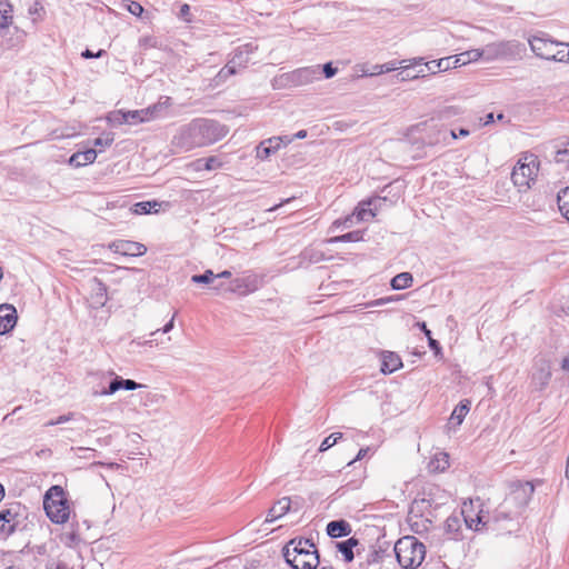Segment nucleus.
Returning <instances> with one entry per match:
<instances>
[{
	"instance_id": "nucleus-20",
	"label": "nucleus",
	"mask_w": 569,
	"mask_h": 569,
	"mask_svg": "<svg viewBox=\"0 0 569 569\" xmlns=\"http://www.w3.org/2000/svg\"><path fill=\"white\" fill-rule=\"evenodd\" d=\"M291 500L288 497L279 499L270 509L266 522H273L290 510Z\"/></svg>"
},
{
	"instance_id": "nucleus-21",
	"label": "nucleus",
	"mask_w": 569,
	"mask_h": 569,
	"mask_svg": "<svg viewBox=\"0 0 569 569\" xmlns=\"http://www.w3.org/2000/svg\"><path fill=\"white\" fill-rule=\"evenodd\" d=\"M351 527L346 520H333L327 525V535L331 538H340L348 536Z\"/></svg>"
},
{
	"instance_id": "nucleus-48",
	"label": "nucleus",
	"mask_w": 569,
	"mask_h": 569,
	"mask_svg": "<svg viewBox=\"0 0 569 569\" xmlns=\"http://www.w3.org/2000/svg\"><path fill=\"white\" fill-rule=\"evenodd\" d=\"M222 166L221 161L216 157H209L204 159V169L206 170H216Z\"/></svg>"
},
{
	"instance_id": "nucleus-31",
	"label": "nucleus",
	"mask_w": 569,
	"mask_h": 569,
	"mask_svg": "<svg viewBox=\"0 0 569 569\" xmlns=\"http://www.w3.org/2000/svg\"><path fill=\"white\" fill-rule=\"evenodd\" d=\"M139 48L146 52L149 49H161L162 43L153 36H144L139 39Z\"/></svg>"
},
{
	"instance_id": "nucleus-59",
	"label": "nucleus",
	"mask_w": 569,
	"mask_h": 569,
	"mask_svg": "<svg viewBox=\"0 0 569 569\" xmlns=\"http://www.w3.org/2000/svg\"><path fill=\"white\" fill-rule=\"evenodd\" d=\"M232 276L231 271L229 270H223L222 272L220 273H217L216 274V278H230Z\"/></svg>"
},
{
	"instance_id": "nucleus-12",
	"label": "nucleus",
	"mask_w": 569,
	"mask_h": 569,
	"mask_svg": "<svg viewBox=\"0 0 569 569\" xmlns=\"http://www.w3.org/2000/svg\"><path fill=\"white\" fill-rule=\"evenodd\" d=\"M109 249L114 253L128 257H140L147 252V247L143 243L130 240H116L109 244Z\"/></svg>"
},
{
	"instance_id": "nucleus-15",
	"label": "nucleus",
	"mask_w": 569,
	"mask_h": 569,
	"mask_svg": "<svg viewBox=\"0 0 569 569\" xmlns=\"http://www.w3.org/2000/svg\"><path fill=\"white\" fill-rule=\"evenodd\" d=\"M19 525L18 512L12 508L0 511V536L3 538L12 535Z\"/></svg>"
},
{
	"instance_id": "nucleus-37",
	"label": "nucleus",
	"mask_w": 569,
	"mask_h": 569,
	"mask_svg": "<svg viewBox=\"0 0 569 569\" xmlns=\"http://www.w3.org/2000/svg\"><path fill=\"white\" fill-rule=\"evenodd\" d=\"M342 436L343 435L341 432L331 433L330 436L325 438V440L321 442V445L319 447V451L320 452L327 451L328 449L333 447L338 442V440L342 439Z\"/></svg>"
},
{
	"instance_id": "nucleus-16",
	"label": "nucleus",
	"mask_w": 569,
	"mask_h": 569,
	"mask_svg": "<svg viewBox=\"0 0 569 569\" xmlns=\"http://www.w3.org/2000/svg\"><path fill=\"white\" fill-rule=\"evenodd\" d=\"M18 320L17 310L12 305L0 306V335L11 331Z\"/></svg>"
},
{
	"instance_id": "nucleus-34",
	"label": "nucleus",
	"mask_w": 569,
	"mask_h": 569,
	"mask_svg": "<svg viewBox=\"0 0 569 569\" xmlns=\"http://www.w3.org/2000/svg\"><path fill=\"white\" fill-rule=\"evenodd\" d=\"M482 59L481 49H471L458 54V60H461V64H468Z\"/></svg>"
},
{
	"instance_id": "nucleus-26",
	"label": "nucleus",
	"mask_w": 569,
	"mask_h": 569,
	"mask_svg": "<svg viewBox=\"0 0 569 569\" xmlns=\"http://www.w3.org/2000/svg\"><path fill=\"white\" fill-rule=\"evenodd\" d=\"M413 281L412 274L410 272H401L392 278L391 288L393 290H402L411 287Z\"/></svg>"
},
{
	"instance_id": "nucleus-11",
	"label": "nucleus",
	"mask_w": 569,
	"mask_h": 569,
	"mask_svg": "<svg viewBox=\"0 0 569 569\" xmlns=\"http://www.w3.org/2000/svg\"><path fill=\"white\" fill-rule=\"evenodd\" d=\"M422 63L423 58L421 57L399 61L398 69L400 68V71L397 74V79L399 81H408L426 77L425 68H420L417 71L415 70V67L422 66Z\"/></svg>"
},
{
	"instance_id": "nucleus-32",
	"label": "nucleus",
	"mask_w": 569,
	"mask_h": 569,
	"mask_svg": "<svg viewBox=\"0 0 569 569\" xmlns=\"http://www.w3.org/2000/svg\"><path fill=\"white\" fill-rule=\"evenodd\" d=\"M469 406H470V402L468 400L466 402H460L453 409V411L451 413V417H450V421H455L456 420L457 425H461V422L463 421L466 415L469 411Z\"/></svg>"
},
{
	"instance_id": "nucleus-17",
	"label": "nucleus",
	"mask_w": 569,
	"mask_h": 569,
	"mask_svg": "<svg viewBox=\"0 0 569 569\" xmlns=\"http://www.w3.org/2000/svg\"><path fill=\"white\" fill-rule=\"evenodd\" d=\"M461 513L463 516V520L466 522V526L469 529L479 530L480 525L485 526V516L482 515V511L480 510L478 513L473 515V503L470 501L469 503L465 502L461 509Z\"/></svg>"
},
{
	"instance_id": "nucleus-43",
	"label": "nucleus",
	"mask_w": 569,
	"mask_h": 569,
	"mask_svg": "<svg viewBox=\"0 0 569 569\" xmlns=\"http://www.w3.org/2000/svg\"><path fill=\"white\" fill-rule=\"evenodd\" d=\"M459 526H460V520L458 517H449L447 520H446V523H445V529L448 533H452L453 535V538H456L457 536V532L459 530Z\"/></svg>"
},
{
	"instance_id": "nucleus-51",
	"label": "nucleus",
	"mask_w": 569,
	"mask_h": 569,
	"mask_svg": "<svg viewBox=\"0 0 569 569\" xmlns=\"http://www.w3.org/2000/svg\"><path fill=\"white\" fill-rule=\"evenodd\" d=\"M128 10L130 13H132L133 16H137V17L141 16V13L143 12L142 6L136 1H131L128 4Z\"/></svg>"
},
{
	"instance_id": "nucleus-18",
	"label": "nucleus",
	"mask_w": 569,
	"mask_h": 569,
	"mask_svg": "<svg viewBox=\"0 0 569 569\" xmlns=\"http://www.w3.org/2000/svg\"><path fill=\"white\" fill-rule=\"evenodd\" d=\"M280 148V139H273L272 137L264 139L256 147V158L261 161L268 160L272 154L277 153Z\"/></svg>"
},
{
	"instance_id": "nucleus-22",
	"label": "nucleus",
	"mask_w": 569,
	"mask_h": 569,
	"mask_svg": "<svg viewBox=\"0 0 569 569\" xmlns=\"http://www.w3.org/2000/svg\"><path fill=\"white\" fill-rule=\"evenodd\" d=\"M96 158H97V151L94 149H88L82 152L79 151V152L73 153L69 159V163H70V166L79 168V167L94 162Z\"/></svg>"
},
{
	"instance_id": "nucleus-55",
	"label": "nucleus",
	"mask_w": 569,
	"mask_h": 569,
	"mask_svg": "<svg viewBox=\"0 0 569 569\" xmlns=\"http://www.w3.org/2000/svg\"><path fill=\"white\" fill-rule=\"evenodd\" d=\"M435 63H437V60H432V61H429V62H426L423 60L422 66H425V68H426L425 70H427L430 73L435 74V73L439 72L437 67L435 66Z\"/></svg>"
},
{
	"instance_id": "nucleus-53",
	"label": "nucleus",
	"mask_w": 569,
	"mask_h": 569,
	"mask_svg": "<svg viewBox=\"0 0 569 569\" xmlns=\"http://www.w3.org/2000/svg\"><path fill=\"white\" fill-rule=\"evenodd\" d=\"M122 389L124 390H136L138 388L141 387L140 383L136 382L134 380H131V379H123L122 378Z\"/></svg>"
},
{
	"instance_id": "nucleus-6",
	"label": "nucleus",
	"mask_w": 569,
	"mask_h": 569,
	"mask_svg": "<svg viewBox=\"0 0 569 569\" xmlns=\"http://www.w3.org/2000/svg\"><path fill=\"white\" fill-rule=\"evenodd\" d=\"M170 98L167 97L164 102L153 104L152 107L123 112L121 110L112 112L109 116V121L113 126H120L123 123L137 124L140 122L149 121L157 117L158 111L169 106Z\"/></svg>"
},
{
	"instance_id": "nucleus-24",
	"label": "nucleus",
	"mask_w": 569,
	"mask_h": 569,
	"mask_svg": "<svg viewBox=\"0 0 569 569\" xmlns=\"http://www.w3.org/2000/svg\"><path fill=\"white\" fill-rule=\"evenodd\" d=\"M359 545V540L351 537L345 541L337 542L338 550L342 553L346 562H351L355 558L353 548Z\"/></svg>"
},
{
	"instance_id": "nucleus-40",
	"label": "nucleus",
	"mask_w": 569,
	"mask_h": 569,
	"mask_svg": "<svg viewBox=\"0 0 569 569\" xmlns=\"http://www.w3.org/2000/svg\"><path fill=\"white\" fill-rule=\"evenodd\" d=\"M555 161L569 167V142L556 151Z\"/></svg>"
},
{
	"instance_id": "nucleus-14",
	"label": "nucleus",
	"mask_w": 569,
	"mask_h": 569,
	"mask_svg": "<svg viewBox=\"0 0 569 569\" xmlns=\"http://www.w3.org/2000/svg\"><path fill=\"white\" fill-rule=\"evenodd\" d=\"M321 78V71L319 66L300 68L291 72L290 80L295 84L303 86L319 80Z\"/></svg>"
},
{
	"instance_id": "nucleus-3",
	"label": "nucleus",
	"mask_w": 569,
	"mask_h": 569,
	"mask_svg": "<svg viewBox=\"0 0 569 569\" xmlns=\"http://www.w3.org/2000/svg\"><path fill=\"white\" fill-rule=\"evenodd\" d=\"M395 553L401 568L417 569L425 560L426 547L413 536H405L395 545Z\"/></svg>"
},
{
	"instance_id": "nucleus-35",
	"label": "nucleus",
	"mask_w": 569,
	"mask_h": 569,
	"mask_svg": "<svg viewBox=\"0 0 569 569\" xmlns=\"http://www.w3.org/2000/svg\"><path fill=\"white\" fill-rule=\"evenodd\" d=\"M533 492V486L531 482L519 483L516 490L512 492L513 498L521 497L527 502L529 496Z\"/></svg>"
},
{
	"instance_id": "nucleus-4",
	"label": "nucleus",
	"mask_w": 569,
	"mask_h": 569,
	"mask_svg": "<svg viewBox=\"0 0 569 569\" xmlns=\"http://www.w3.org/2000/svg\"><path fill=\"white\" fill-rule=\"evenodd\" d=\"M43 508L54 523H64L70 517V506L62 487L52 486L43 498Z\"/></svg>"
},
{
	"instance_id": "nucleus-38",
	"label": "nucleus",
	"mask_w": 569,
	"mask_h": 569,
	"mask_svg": "<svg viewBox=\"0 0 569 569\" xmlns=\"http://www.w3.org/2000/svg\"><path fill=\"white\" fill-rule=\"evenodd\" d=\"M236 73V69H233V67L229 62H227V64L216 76V84L224 82L230 76H233Z\"/></svg>"
},
{
	"instance_id": "nucleus-7",
	"label": "nucleus",
	"mask_w": 569,
	"mask_h": 569,
	"mask_svg": "<svg viewBox=\"0 0 569 569\" xmlns=\"http://www.w3.org/2000/svg\"><path fill=\"white\" fill-rule=\"evenodd\" d=\"M416 129L425 133L422 142L428 147L448 146L451 140H456L458 138L455 130H449L437 123H420Z\"/></svg>"
},
{
	"instance_id": "nucleus-30",
	"label": "nucleus",
	"mask_w": 569,
	"mask_h": 569,
	"mask_svg": "<svg viewBox=\"0 0 569 569\" xmlns=\"http://www.w3.org/2000/svg\"><path fill=\"white\" fill-rule=\"evenodd\" d=\"M12 7L8 2L0 1V28H7L12 23Z\"/></svg>"
},
{
	"instance_id": "nucleus-46",
	"label": "nucleus",
	"mask_w": 569,
	"mask_h": 569,
	"mask_svg": "<svg viewBox=\"0 0 569 569\" xmlns=\"http://www.w3.org/2000/svg\"><path fill=\"white\" fill-rule=\"evenodd\" d=\"M113 140H114L113 134L107 133L102 137L94 139V146L100 147V148L110 147L112 144Z\"/></svg>"
},
{
	"instance_id": "nucleus-19",
	"label": "nucleus",
	"mask_w": 569,
	"mask_h": 569,
	"mask_svg": "<svg viewBox=\"0 0 569 569\" xmlns=\"http://www.w3.org/2000/svg\"><path fill=\"white\" fill-rule=\"evenodd\" d=\"M370 203L371 201L361 202L352 214L346 217L343 224L349 228L353 224L355 221H366L368 220V217H375L376 213L371 209L365 207L366 204L369 206Z\"/></svg>"
},
{
	"instance_id": "nucleus-5",
	"label": "nucleus",
	"mask_w": 569,
	"mask_h": 569,
	"mask_svg": "<svg viewBox=\"0 0 569 569\" xmlns=\"http://www.w3.org/2000/svg\"><path fill=\"white\" fill-rule=\"evenodd\" d=\"M538 170V158L532 153H527L515 166L511 172V180L519 190H527L537 177Z\"/></svg>"
},
{
	"instance_id": "nucleus-9",
	"label": "nucleus",
	"mask_w": 569,
	"mask_h": 569,
	"mask_svg": "<svg viewBox=\"0 0 569 569\" xmlns=\"http://www.w3.org/2000/svg\"><path fill=\"white\" fill-rule=\"evenodd\" d=\"M263 283V276L247 272L231 281L229 291L239 296H247L257 291Z\"/></svg>"
},
{
	"instance_id": "nucleus-62",
	"label": "nucleus",
	"mask_w": 569,
	"mask_h": 569,
	"mask_svg": "<svg viewBox=\"0 0 569 569\" xmlns=\"http://www.w3.org/2000/svg\"><path fill=\"white\" fill-rule=\"evenodd\" d=\"M561 368L566 371H569V356L567 358H563Z\"/></svg>"
},
{
	"instance_id": "nucleus-61",
	"label": "nucleus",
	"mask_w": 569,
	"mask_h": 569,
	"mask_svg": "<svg viewBox=\"0 0 569 569\" xmlns=\"http://www.w3.org/2000/svg\"><path fill=\"white\" fill-rule=\"evenodd\" d=\"M451 63H452V68H457L459 66H462L461 64V60H458V54H456L455 57H451Z\"/></svg>"
},
{
	"instance_id": "nucleus-25",
	"label": "nucleus",
	"mask_w": 569,
	"mask_h": 569,
	"mask_svg": "<svg viewBox=\"0 0 569 569\" xmlns=\"http://www.w3.org/2000/svg\"><path fill=\"white\" fill-rule=\"evenodd\" d=\"M449 468V456L446 452H439L429 462V469L431 471H445Z\"/></svg>"
},
{
	"instance_id": "nucleus-42",
	"label": "nucleus",
	"mask_w": 569,
	"mask_h": 569,
	"mask_svg": "<svg viewBox=\"0 0 569 569\" xmlns=\"http://www.w3.org/2000/svg\"><path fill=\"white\" fill-rule=\"evenodd\" d=\"M122 378L119 376H116L113 380L109 383V387L100 392L102 396H109L113 395L118 390L122 389Z\"/></svg>"
},
{
	"instance_id": "nucleus-41",
	"label": "nucleus",
	"mask_w": 569,
	"mask_h": 569,
	"mask_svg": "<svg viewBox=\"0 0 569 569\" xmlns=\"http://www.w3.org/2000/svg\"><path fill=\"white\" fill-rule=\"evenodd\" d=\"M216 279V274L212 270H206L202 274H193L191 281L193 283H210Z\"/></svg>"
},
{
	"instance_id": "nucleus-54",
	"label": "nucleus",
	"mask_w": 569,
	"mask_h": 569,
	"mask_svg": "<svg viewBox=\"0 0 569 569\" xmlns=\"http://www.w3.org/2000/svg\"><path fill=\"white\" fill-rule=\"evenodd\" d=\"M106 53L104 50H99L97 53H93L91 50L89 49H86L81 56L84 58V59H91V58H100L102 57L103 54Z\"/></svg>"
},
{
	"instance_id": "nucleus-44",
	"label": "nucleus",
	"mask_w": 569,
	"mask_h": 569,
	"mask_svg": "<svg viewBox=\"0 0 569 569\" xmlns=\"http://www.w3.org/2000/svg\"><path fill=\"white\" fill-rule=\"evenodd\" d=\"M380 556L378 551L372 550L368 556L365 562L360 563L359 569H368L371 566H377L379 562Z\"/></svg>"
},
{
	"instance_id": "nucleus-47",
	"label": "nucleus",
	"mask_w": 569,
	"mask_h": 569,
	"mask_svg": "<svg viewBox=\"0 0 569 569\" xmlns=\"http://www.w3.org/2000/svg\"><path fill=\"white\" fill-rule=\"evenodd\" d=\"M98 289H97V301L103 306L107 301V287L101 281L97 280Z\"/></svg>"
},
{
	"instance_id": "nucleus-60",
	"label": "nucleus",
	"mask_w": 569,
	"mask_h": 569,
	"mask_svg": "<svg viewBox=\"0 0 569 569\" xmlns=\"http://www.w3.org/2000/svg\"><path fill=\"white\" fill-rule=\"evenodd\" d=\"M306 137H307V131L306 130H300L295 136H292L293 140L295 139H303Z\"/></svg>"
},
{
	"instance_id": "nucleus-39",
	"label": "nucleus",
	"mask_w": 569,
	"mask_h": 569,
	"mask_svg": "<svg viewBox=\"0 0 569 569\" xmlns=\"http://www.w3.org/2000/svg\"><path fill=\"white\" fill-rule=\"evenodd\" d=\"M417 326L422 330L428 339L429 347L436 352L440 351V343L431 337V331L427 328L426 322H418Z\"/></svg>"
},
{
	"instance_id": "nucleus-2",
	"label": "nucleus",
	"mask_w": 569,
	"mask_h": 569,
	"mask_svg": "<svg viewBox=\"0 0 569 569\" xmlns=\"http://www.w3.org/2000/svg\"><path fill=\"white\" fill-rule=\"evenodd\" d=\"M282 555L292 569H317L320 565L318 549L310 539H291L282 548Z\"/></svg>"
},
{
	"instance_id": "nucleus-10",
	"label": "nucleus",
	"mask_w": 569,
	"mask_h": 569,
	"mask_svg": "<svg viewBox=\"0 0 569 569\" xmlns=\"http://www.w3.org/2000/svg\"><path fill=\"white\" fill-rule=\"evenodd\" d=\"M531 51L539 58L550 60L552 53L559 48V42L550 39L546 33L532 36L528 40Z\"/></svg>"
},
{
	"instance_id": "nucleus-49",
	"label": "nucleus",
	"mask_w": 569,
	"mask_h": 569,
	"mask_svg": "<svg viewBox=\"0 0 569 569\" xmlns=\"http://www.w3.org/2000/svg\"><path fill=\"white\" fill-rule=\"evenodd\" d=\"M451 57L441 58L437 60V63L435 66L437 67L438 71H447L452 68L451 63Z\"/></svg>"
},
{
	"instance_id": "nucleus-52",
	"label": "nucleus",
	"mask_w": 569,
	"mask_h": 569,
	"mask_svg": "<svg viewBox=\"0 0 569 569\" xmlns=\"http://www.w3.org/2000/svg\"><path fill=\"white\" fill-rule=\"evenodd\" d=\"M322 73L327 79L332 78L337 73V68H335L331 62L325 63Z\"/></svg>"
},
{
	"instance_id": "nucleus-45",
	"label": "nucleus",
	"mask_w": 569,
	"mask_h": 569,
	"mask_svg": "<svg viewBox=\"0 0 569 569\" xmlns=\"http://www.w3.org/2000/svg\"><path fill=\"white\" fill-rule=\"evenodd\" d=\"M361 239V232L360 231H352V232H348L346 234H342L340 237H336L335 239H332V241H341V242H347V241H359Z\"/></svg>"
},
{
	"instance_id": "nucleus-28",
	"label": "nucleus",
	"mask_w": 569,
	"mask_h": 569,
	"mask_svg": "<svg viewBox=\"0 0 569 569\" xmlns=\"http://www.w3.org/2000/svg\"><path fill=\"white\" fill-rule=\"evenodd\" d=\"M557 202L561 214L569 221V186L558 192Z\"/></svg>"
},
{
	"instance_id": "nucleus-33",
	"label": "nucleus",
	"mask_w": 569,
	"mask_h": 569,
	"mask_svg": "<svg viewBox=\"0 0 569 569\" xmlns=\"http://www.w3.org/2000/svg\"><path fill=\"white\" fill-rule=\"evenodd\" d=\"M551 378V371L549 366L543 365L538 372L533 375V380L538 381L540 389L545 388Z\"/></svg>"
},
{
	"instance_id": "nucleus-23",
	"label": "nucleus",
	"mask_w": 569,
	"mask_h": 569,
	"mask_svg": "<svg viewBox=\"0 0 569 569\" xmlns=\"http://www.w3.org/2000/svg\"><path fill=\"white\" fill-rule=\"evenodd\" d=\"M401 359L395 352L388 351L382 356L381 371L383 373H392L399 367H401Z\"/></svg>"
},
{
	"instance_id": "nucleus-57",
	"label": "nucleus",
	"mask_w": 569,
	"mask_h": 569,
	"mask_svg": "<svg viewBox=\"0 0 569 569\" xmlns=\"http://www.w3.org/2000/svg\"><path fill=\"white\" fill-rule=\"evenodd\" d=\"M368 451H369V448H361V449L358 451V453H357L356 458H355L353 460H351V461L348 463V466L352 465V463H353L355 461H357V460H361L362 458H365Z\"/></svg>"
},
{
	"instance_id": "nucleus-63",
	"label": "nucleus",
	"mask_w": 569,
	"mask_h": 569,
	"mask_svg": "<svg viewBox=\"0 0 569 569\" xmlns=\"http://www.w3.org/2000/svg\"><path fill=\"white\" fill-rule=\"evenodd\" d=\"M385 299H377L370 303V306H382L385 305Z\"/></svg>"
},
{
	"instance_id": "nucleus-8",
	"label": "nucleus",
	"mask_w": 569,
	"mask_h": 569,
	"mask_svg": "<svg viewBox=\"0 0 569 569\" xmlns=\"http://www.w3.org/2000/svg\"><path fill=\"white\" fill-rule=\"evenodd\" d=\"M520 43L516 40L491 42L481 48L482 60L491 62L495 60L511 59L520 53Z\"/></svg>"
},
{
	"instance_id": "nucleus-64",
	"label": "nucleus",
	"mask_w": 569,
	"mask_h": 569,
	"mask_svg": "<svg viewBox=\"0 0 569 569\" xmlns=\"http://www.w3.org/2000/svg\"><path fill=\"white\" fill-rule=\"evenodd\" d=\"M562 310L569 316V299L563 303Z\"/></svg>"
},
{
	"instance_id": "nucleus-50",
	"label": "nucleus",
	"mask_w": 569,
	"mask_h": 569,
	"mask_svg": "<svg viewBox=\"0 0 569 569\" xmlns=\"http://www.w3.org/2000/svg\"><path fill=\"white\" fill-rule=\"evenodd\" d=\"M174 317L176 315L172 316V318L163 326V328L161 329H157L154 331H152L150 333L151 337L156 336L159 331L163 332V333H168L169 331H171L173 329V326H174Z\"/></svg>"
},
{
	"instance_id": "nucleus-29",
	"label": "nucleus",
	"mask_w": 569,
	"mask_h": 569,
	"mask_svg": "<svg viewBox=\"0 0 569 569\" xmlns=\"http://www.w3.org/2000/svg\"><path fill=\"white\" fill-rule=\"evenodd\" d=\"M398 70L397 61H389L382 64H373L369 72H366L368 76H379L382 73L391 72Z\"/></svg>"
},
{
	"instance_id": "nucleus-56",
	"label": "nucleus",
	"mask_w": 569,
	"mask_h": 569,
	"mask_svg": "<svg viewBox=\"0 0 569 569\" xmlns=\"http://www.w3.org/2000/svg\"><path fill=\"white\" fill-rule=\"evenodd\" d=\"M70 418L68 416H60L56 420H50L46 423V426H56L63 422H67Z\"/></svg>"
},
{
	"instance_id": "nucleus-27",
	"label": "nucleus",
	"mask_w": 569,
	"mask_h": 569,
	"mask_svg": "<svg viewBox=\"0 0 569 569\" xmlns=\"http://www.w3.org/2000/svg\"><path fill=\"white\" fill-rule=\"evenodd\" d=\"M158 207H160V203L156 200L153 201H141L137 202L132 206L131 210L136 214H147L152 211L158 212Z\"/></svg>"
},
{
	"instance_id": "nucleus-36",
	"label": "nucleus",
	"mask_w": 569,
	"mask_h": 569,
	"mask_svg": "<svg viewBox=\"0 0 569 569\" xmlns=\"http://www.w3.org/2000/svg\"><path fill=\"white\" fill-rule=\"evenodd\" d=\"M568 56H569V44L559 42V48H557L556 51L552 53L551 61L567 63Z\"/></svg>"
},
{
	"instance_id": "nucleus-13",
	"label": "nucleus",
	"mask_w": 569,
	"mask_h": 569,
	"mask_svg": "<svg viewBox=\"0 0 569 569\" xmlns=\"http://www.w3.org/2000/svg\"><path fill=\"white\" fill-rule=\"evenodd\" d=\"M256 50H257V46H254L251 42L239 46L238 48L234 49V51L232 52V57L228 62L238 72L239 70L247 68L248 63L250 62V56Z\"/></svg>"
},
{
	"instance_id": "nucleus-58",
	"label": "nucleus",
	"mask_w": 569,
	"mask_h": 569,
	"mask_svg": "<svg viewBox=\"0 0 569 569\" xmlns=\"http://www.w3.org/2000/svg\"><path fill=\"white\" fill-rule=\"evenodd\" d=\"M273 139H280L281 140V147H286L288 146L289 143H291L293 141V138L290 137V136H278V137H272Z\"/></svg>"
},
{
	"instance_id": "nucleus-1",
	"label": "nucleus",
	"mask_w": 569,
	"mask_h": 569,
	"mask_svg": "<svg viewBox=\"0 0 569 569\" xmlns=\"http://www.w3.org/2000/svg\"><path fill=\"white\" fill-rule=\"evenodd\" d=\"M228 133L224 126L213 120L197 119L181 127L173 136L171 144L178 151H190L217 142Z\"/></svg>"
}]
</instances>
